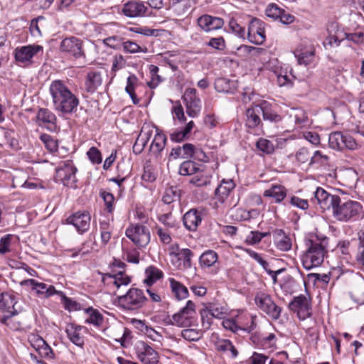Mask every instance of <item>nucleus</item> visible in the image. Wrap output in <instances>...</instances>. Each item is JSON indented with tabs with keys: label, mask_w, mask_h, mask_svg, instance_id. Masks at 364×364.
Listing matches in <instances>:
<instances>
[{
	"label": "nucleus",
	"mask_w": 364,
	"mask_h": 364,
	"mask_svg": "<svg viewBox=\"0 0 364 364\" xmlns=\"http://www.w3.org/2000/svg\"><path fill=\"white\" fill-rule=\"evenodd\" d=\"M49 91L56 110L64 114L76 111L79 100L61 80L52 82Z\"/></svg>",
	"instance_id": "f257e3e1"
},
{
	"label": "nucleus",
	"mask_w": 364,
	"mask_h": 364,
	"mask_svg": "<svg viewBox=\"0 0 364 364\" xmlns=\"http://www.w3.org/2000/svg\"><path fill=\"white\" fill-rule=\"evenodd\" d=\"M306 250L301 257L304 267L309 270L313 267L320 266L328 254V238L318 237L317 235L305 240Z\"/></svg>",
	"instance_id": "f03ea898"
},
{
	"label": "nucleus",
	"mask_w": 364,
	"mask_h": 364,
	"mask_svg": "<svg viewBox=\"0 0 364 364\" xmlns=\"http://www.w3.org/2000/svg\"><path fill=\"white\" fill-rule=\"evenodd\" d=\"M147 300L144 291L139 288H130L126 294L117 297L119 307L127 311H135L142 308Z\"/></svg>",
	"instance_id": "7ed1b4c3"
},
{
	"label": "nucleus",
	"mask_w": 364,
	"mask_h": 364,
	"mask_svg": "<svg viewBox=\"0 0 364 364\" xmlns=\"http://www.w3.org/2000/svg\"><path fill=\"white\" fill-rule=\"evenodd\" d=\"M77 168L72 161L62 162L56 168L55 180L68 187H76Z\"/></svg>",
	"instance_id": "20e7f679"
},
{
	"label": "nucleus",
	"mask_w": 364,
	"mask_h": 364,
	"mask_svg": "<svg viewBox=\"0 0 364 364\" xmlns=\"http://www.w3.org/2000/svg\"><path fill=\"white\" fill-rule=\"evenodd\" d=\"M289 309L296 314L299 320L304 321L312 315L311 300L304 294L294 296L288 305Z\"/></svg>",
	"instance_id": "39448f33"
},
{
	"label": "nucleus",
	"mask_w": 364,
	"mask_h": 364,
	"mask_svg": "<svg viewBox=\"0 0 364 364\" xmlns=\"http://www.w3.org/2000/svg\"><path fill=\"white\" fill-rule=\"evenodd\" d=\"M255 301L257 307L272 319L277 320L279 318L282 309L274 302L269 294L264 292H259L255 296Z\"/></svg>",
	"instance_id": "423d86ee"
},
{
	"label": "nucleus",
	"mask_w": 364,
	"mask_h": 364,
	"mask_svg": "<svg viewBox=\"0 0 364 364\" xmlns=\"http://www.w3.org/2000/svg\"><path fill=\"white\" fill-rule=\"evenodd\" d=\"M126 236L136 245L144 247L150 242V232L144 225L136 224L130 225L125 231Z\"/></svg>",
	"instance_id": "0eeeda50"
},
{
	"label": "nucleus",
	"mask_w": 364,
	"mask_h": 364,
	"mask_svg": "<svg viewBox=\"0 0 364 364\" xmlns=\"http://www.w3.org/2000/svg\"><path fill=\"white\" fill-rule=\"evenodd\" d=\"M329 146L335 150H342L344 148L354 150L358 144L355 140L348 134H343L340 132H334L330 134L328 137Z\"/></svg>",
	"instance_id": "6e6552de"
},
{
	"label": "nucleus",
	"mask_w": 364,
	"mask_h": 364,
	"mask_svg": "<svg viewBox=\"0 0 364 364\" xmlns=\"http://www.w3.org/2000/svg\"><path fill=\"white\" fill-rule=\"evenodd\" d=\"M91 216L88 211H77L66 219V223L73 225L79 234L87 232L90 225Z\"/></svg>",
	"instance_id": "1a4fd4ad"
},
{
	"label": "nucleus",
	"mask_w": 364,
	"mask_h": 364,
	"mask_svg": "<svg viewBox=\"0 0 364 364\" xmlns=\"http://www.w3.org/2000/svg\"><path fill=\"white\" fill-rule=\"evenodd\" d=\"M247 37L251 43L262 45L266 39L264 23L258 18H252L248 26Z\"/></svg>",
	"instance_id": "9d476101"
},
{
	"label": "nucleus",
	"mask_w": 364,
	"mask_h": 364,
	"mask_svg": "<svg viewBox=\"0 0 364 364\" xmlns=\"http://www.w3.org/2000/svg\"><path fill=\"white\" fill-rule=\"evenodd\" d=\"M196 90L188 88L184 95L183 100L186 102V113L191 117H196L199 115L201 109L200 98L196 95Z\"/></svg>",
	"instance_id": "9b49d317"
},
{
	"label": "nucleus",
	"mask_w": 364,
	"mask_h": 364,
	"mask_svg": "<svg viewBox=\"0 0 364 364\" xmlns=\"http://www.w3.org/2000/svg\"><path fill=\"white\" fill-rule=\"evenodd\" d=\"M138 358L143 364H157L158 353L144 341H139L136 346Z\"/></svg>",
	"instance_id": "f8f14e48"
},
{
	"label": "nucleus",
	"mask_w": 364,
	"mask_h": 364,
	"mask_svg": "<svg viewBox=\"0 0 364 364\" xmlns=\"http://www.w3.org/2000/svg\"><path fill=\"white\" fill-rule=\"evenodd\" d=\"M60 50L76 58L84 55L82 41L74 36L66 38L61 41Z\"/></svg>",
	"instance_id": "ddd939ff"
},
{
	"label": "nucleus",
	"mask_w": 364,
	"mask_h": 364,
	"mask_svg": "<svg viewBox=\"0 0 364 364\" xmlns=\"http://www.w3.org/2000/svg\"><path fill=\"white\" fill-rule=\"evenodd\" d=\"M333 216L340 221L356 220L361 215L362 206H331Z\"/></svg>",
	"instance_id": "4468645a"
},
{
	"label": "nucleus",
	"mask_w": 364,
	"mask_h": 364,
	"mask_svg": "<svg viewBox=\"0 0 364 364\" xmlns=\"http://www.w3.org/2000/svg\"><path fill=\"white\" fill-rule=\"evenodd\" d=\"M21 284L31 287L32 290L36 291V294L42 298H48L54 294L58 295L59 292L53 285L38 282L33 279L23 280L21 282Z\"/></svg>",
	"instance_id": "2eb2a0df"
},
{
	"label": "nucleus",
	"mask_w": 364,
	"mask_h": 364,
	"mask_svg": "<svg viewBox=\"0 0 364 364\" xmlns=\"http://www.w3.org/2000/svg\"><path fill=\"white\" fill-rule=\"evenodd\" d=\"M147 9L142 1H129L124 4L122 13L129 18H137L145 16Z\"/></svg>",
	"instance_id": "dca6fc26"
},
{
	"label": "nucleus",
	"mask_w": 364,
	"mask_h": 364,
	"mask_svg": "<svg viewBox=\"0 0 364 364\" xmlns=\"http://www.w3.org/2000/svg\"><path fill=\"white\" fill-rule=\"evenodd\" d=\"M223 18L205 14L198 18V25L205 32L218 30L223 26Z\"/></svg>",
	"instance_id": "f3484780"
},
{
	"label": "nucleus",
	"mask_w": 364,
	"mask_h": 364,
	"mask_svg": "<svg viewBox=\"0 0 364 364\" xmlns=\"http://www.w3.org/2000/svg\"><path fill=\"white\" fill-rule=\"evenodd\" d=\"M37 122L39 126H44L50 131L56 129L57 117L54 113L46 108L39 109L36 115Z\"/></svg>",
	"instance_id": "a211bd4d"
},
{
	"label": "nucleus",
	"mask_w": 364,
	"mask_h": 364,
	"mask_svg": "<svg viewBox=\"0 0 364 364\" xmlns=\"http://www.w3.org/2000/svg\"><path fill=\"white\" fill-rule=\"evenodd\" d=\"M42 50L43 47L39 45H28L17 48L15 50V58L18 62L26 63L30 61L36 54Z\"/></svg>",
	"instance_id": "6ab92c4d"
},
{
	"label": "nucleus",
	"mask_w": 364,
	"mask_h": 364,
	"mask_svg": "<svg viewBox=\"0 0 364 364\" xmlns=\"http://www.w3.org/2000/svg\"><path fill=\"white\" fill-rule=\"evenodd\" d=\"M262 111V105H260L247 109L245 125L247 128L252 129H259L262 128V123L260 119Z\"/></svg>",
	"instance_id": "aec40b11"
},
{
	"label": "nucleus",
	"mask_w": 364,
	"mask_h": 364,
	"mask_svg": "<svg viewBox=\"0 0 364 364\" xmlns=\"http://www.w3.org/2000/svg\"><path fill=\"white\" fill-rule=\"evenodd\" d=\"M201 220L200 213L196 208L191 209L183 217V225L190 231H195Z\"/></svg>",
	"instance_id": "412c9836"
},
{
	"label": "nucleus",
	"mask_w": 364,
	"mask_h": 364,
	"mask_svg": "<svg viewBox=\"0 0 364 364\" xmlns=\"http://www.w3.org/2000/svg\"><path fill=\"white\" fill-rule=\"evenodd\" d=\"M107 278L113 279V284L117 289L122 286H127L131 283V277L125 274L124 270H119L118 272L102 274V281L105 283Z\"/></svg>",
	"instance_id": "4be33fe9"
},
{
	"label": "nucleus",
	"mask_w": 364,
	"mask_h": 364,
	"mask_svg": "<svg viewBox=\"0 0 364 364\" xmlns=\"http://www.w3.org/2000/svg\"><path fill=\"white\" fill-rule=\"evenodd\" d=\"M314 198L318 204L324 203L325 205H339L341 198L336 195H331L326 191L323 188L318 187L314 192Z\"/></svg>",
	"instance_id": "5701e85b"
},
{
	"label": "nucleus",
	"mask_w": 364,
	"mask_h": 364,
	"mask_svg": "<svg viewBox=\"0 0 364 364\" xmlns=\"http://www.w3.org/2000/svg\"><path fill=\"white\" fill-rule=\"evenodd\" d=\"M234 181L232 179H223L215 191V197L220 203H225L231 191L235 188Z\"/></svg>",
	"instance_id": "b1692460"
},
{
	"label": "nucleus",
	"mask_w": 364,
	"mask_h": 364,
	"mask_svg": "<svg viewBox=\"0 0 364 364\" xmlns=\"http://www.w3.org/2000/svg\"><path fill=\"white\" fill-rule=\"evenodd\" d=\"M17 303L16 296L8 292H3L0 294V310L8 314L16 310L15 305Z\"/></svg>",
	"instance_id": "393cba45"
},
{
	"label": "nucleus",
	"mask_w": 364,
	"mask_h": 364,
	"mask_svg": "<svg viewBox=\"0 0 364 364\" xmlns=\"http://www.w3.org/2000/svg\"><path fill=\"white\" fill-rule=\"evenodd\" d=\"M102 81L100 73L95 71L88 73L85 80L86 91L90 93L95 92L97 87L101 85Z\"/></svg>",
	"instance_id": "a878e982"
},
{
	"label": "nucleus",
	"mask_w": 364,
	"mask_h": 364,
	"mask_svg": "<svg viewBox=\"0 0 364 364\" xmlns=\"http://www.w3.org/2000/svg\"><path fill=\"white\" fill-rule=\"evenodd\" d=\"M215 349L223 353H230V358H235L238 355V351L232 343L228 339H218L215 343Z\"/></svg>",
	"instance_id": "bb28decb"
},
{
	"label": "nucleus",
	"mask_w": 364,
	"mask_h": 364,
	"mask_svg": "<svg viewBox=\"0 0 364 364\" xmlns=\"http://www.w3.org/2000/svg\"><path fill=\"white\" fill-rule=\"evenodd\" d=\"M287 196L286 188L281 185H272L264 192V196L272 198L275 203H280Z\"/></svg>",
	"instance_id": "cd10ccee"
},
{
	"label": "nucleus",
	"mask_w": 364,
	"mask_h": 364,
	"mask_svg": "<svg viewBox=\"0 0 364 364\" xmlns=\"http://www.w3.org/2000/svg\"><path fill=\"white\" fill-rule=\"evenodd\" d=\"M214 87L218 92H233L236 88V82L225 77H219L215 80Z\"/></svg>",
	"instance_id": "c85d7f7f"
},
{
	"label": "nucleus",
	"mask_w": 364,
	"mask_h": 364,
	"mask_svg": "<svg viewBox=\"0 0 364 364\" xmlns=\"http://www.w3.org/2000/svg\"><path fill=\"white\" fill-rule=\"evenodd\" d=\"M203 166H201L193 161L188 160L183 162L179 168V173L183 176H189L198 173L199 171H203V169L201 168Z\"/></svg>",
	"instance_id": "c756f323"
},
{
	"label": "nucleus",
	"mask_w": 364,
	"mask_h": 364,
	"mask_svg": "<svg viewBox=\"0 0 364 364\" xmlns=\"http://www.w3.org/2000/svg\"><path fill=\"white\" fill-rule=\"evenodd\" d=\"M169 282L171 291L178 300L184 299L188 296V290L183 284L173 278H170Z\"/></svg>",
	"instance_id": "7c9ffc66"
},
{
	"label": "nucleus",
	"mask_w": 364,
	"mask_h": 364,
	"mask_svg": "<svg viewBox=\"0 0 364 364\" xmlns=\"http://www.w3.org/2000/svg\"><path fill=\"white\" fill-rule=\"evenodd\" d=\"M194 127L193 121H190L186 127L181 130H175L170 134V139L174 142H181L187 138V136L191 132Z\"/></svg>",
	"instance_id": "2f4dec72"
},
{
	"label": "nucleus",
	"mask_w": 364,
	"mask_h": 364,
	"mask_svg": "<svg viewBox=\"0 0 364 364\" xmlns=\"http://www.w3.org/2000/svg\"><path fill=\"white\" fill-rule=\"evenodd\" d=\"M218 260V254L213 250L204 252L199 258L202 267H210L215 264Z\"/></svg>",
	"instance_id": "473e14b6"
},
{
	"label": "nucleus",
	"mask_w": 364,
	"mask_h": 364,
	"mask_svg": "<svg viewBox=\"0 0 364 364\" xmlns=\"http://www.w3.org/2000/svg\"><path fill=\"white\" fill-rule=\"evenodd\" d=\"M146 273L147 277L144 279V283L149 287L163 277L162 271L154 266L148 267L146 269Z\"/></svg>",
	"instance_id": "72a5a7b5"
},
{
	"label": "nucleus",
	"mask_w": 364,
	"mask_h": 364,
	"mask_svg": "<svg viewBox=\"0 0 364 364\" xmlns=\"http://www.w3.org/2000/svg\"><path fill=\"white\" fill-rule=\"evenodd\" d=\"M179 190L177 187H170L167 188L163 196V201L166 205L176 203L180 200Z\"/></svg>",
	"instance_id": "f704fd0d"
},
{
	"label": "nucleus",
	"mask_w": 364,
	"mask_h": 364,
	"mask_svg": "<svg viewBox=\"0 0 364 364\" xmlns=\"http://www.w3.org/2000/svg\"><path fill=\"white\" fill-rule=\"evenodd\" d=\"M262 111L261 114L263 116L264 121H269V122L277 123L282 120V117L277 112L273 111L266 103L261 104Z\"/></svg>",
	"instance_id": "c9c22d12"
},
{
	"label": "nucleus",
	"mask_w": 364,
	"mask_h": 364,
	"mask_svg": "<svg viewBox=\"0 0 364 364\" xmlns=\"http://www.w3.org/2000/svg\"><path fill=\"white\" fill-rule=\"evenodd\" d=\"M177 250H178V252L176 255L178 257L179 259L183 260V267L186 269L191 268L192 267L191 259L194 256V253L188 248L179 250L178 245Z\"/></svg>",
	"instance_id": "e433bc0d"
},
{
	"label": "nucleus",
	"mask_w": 364,
	"mask_h": 364,
	"mask_svg": "<svg viewBox=\"0 0 364 364\" xmlns=\"http://www.w3.org/2000/svg\"><path fill=\"white\" fill-rule=\"evenodd\" d=\"M58 295L60 297L61 303L66 310L69 311L80 310V304L72 299L66 296V295L63 291H59Z\"/></svg>",
	"instance_id": "4c0bfd02"
},
{
	"label": "nucleus",
	"mask_w": 364,
	"mask_h": 364,
	"mask_svg": "<svg viewBox=\"0 0 364 364\" xmlns=\"http://www.w3.org/2000/svg\"><path fill=\"white\" fill-rule=\"evenodd\" d=\"M137 80L138 79L135 75H130L127 77V86L125 87L126 92L129 94L134 105H137L139 102V100L134 92V85L137 82Z\"/></svg>",
	"instance_id": "58836bf2"
},
{
	"label": "nucleus",
	"mask_w": 364,
	"mask_h": 364,
	"mask_svg": "<svg viewBox=\"0 0 364 364\" xmlns=\"http://www.w3.org/2000/svg\"><path fill=\"white\" fill-rule=\"evenodd\" d=\"M167 138L164 134L157 133L151 144V150L154 153L161 152L166 143Z\"/></svg>",
	"instance_id": "ea45409f"
},
{
	"label": "nucleus",
	"mask_w": 364,
	"mask_h": 364,
	"mask_svg": "<svg viewBox=\"0 0 364 364\" xmlns=\"http://www.w3.org/2000/svg\"><path fill=\"white\" fill-rule=\"evenodd\" d=\"M87 313H90L89 318L85 320L86 323L93 324L96 326H100L103 323V316L92 307L86 309Z\"/></svg>",
	"instance_id": "a19ab883"
},
{
	"label": "nucleus",
	"mask_w": 364,
	"mask_h": 364,
	"mask_svg": "<svg viewBox=\"0 0 364 364\" xmlns=\"http://www.w3.org/2000/svg\"><path fill=\"white\" fill-rule=\"evenodd\" d=\"M294 117L296 124L299 127H306L309 124V119L306 112L301 109H296L291 114Z\"/></svg>",
	"instance_id": "79ce46f5"
},
{
	"label": "nucleus",
	"mask_w": 364,
	"mask_h": 364,
	"mask_svg": "<svg viewBox=\"0 0 364 364\" xmlns=\"http://www.w3.org/2000/svg\"><path fill=\"white\" fill-rule=\"evenodd\" d=\"M65 332L70 339V341L75 345L82 347L84 346V338L80 333L76 331V328L73 327H67Z\"/></svg>",
	"instance_id": "37998d69"
},
{
	"label": "nucleus",
	"mask_w": 364,
	"mask_h": 364,
	"mask_svg": "<svg viewBox=\"0 0 364 364\" xmlns=\"http://www.w3.org/2000/svg\"><path fill=\"white\" fill-rule=\"evenodd\" d=\"M166 323L170 325L177 326L178 327H188L190 326V323H188L186 318L183 317L180 311L174 314L172 317L168 316L166 318Z\"/></svg>",
	"instance_id": "c03bdc74"
},
{
	"label": "nucleus",
	"mask_w": 364,
	"mask_h": 364,
	"mask_svg": "<svg viewBox=\"0 0 364 364\" xmlns=\"http://www.w3.org/2000/svg\"><path fill=\"white\" fill-rule=\"evenodd\" d=\"M205 311H208L210 316L217 318H222L224 317L225 311L224 308L214 303L203 304Z\"/></svg>",
	"instance_id": "a18cd8bd"
},
{
	"label": "nucleus",
	"mask_w": 364,
	"mask_h": 364,
	"mask_svg": "<svg viewBox=\"0 0 364 364\" xmlns=\"http://www.w3.org/2000/svg\"><path fill=\"white\" fill-rule=\"evenodd\" d=\"M181 314L183 315L184 318H186L188 323H190V326L191 325V318L196 314V305L195 304L188 300L186 302V305L180 310Z\"/></svg>",
	"instance_id": "49530a36"
},
{
	"label": "nucleus",
	"mask_w": 364,
	"mask_h": 364,
	"mask_svg": "<svg viewBox=\"0 0 364 364\" xmlns=\"http://www.w3.org/2000/svg\"><path fill=\"white\" fill-rule=\"evenodd\" d=\"M257 148L261 151L271 154L274 151V145L267 139L260 138L256 143Z\"/></svg>",
	"instance_id": "de8ad7c7"
},
{
	"label": "nucleus",
	"mask_w": 364,
	"mask_h": 364,
	"mask_svg": "<svg viewBox=\"0 0 364 364\" xmlns=\"http://www.w3.org/2000/svg\"><path fill=\"white\" fill-rule=\"evenodd\" d=\"M41 140L45 144L46 149L51 152H55L58 150V141L55 140L50 135L43 134L40 136Z\"/></svg>",
	"instance_id": "09e8293b"
},
{
	"label": "nucleus",
	"mask_w": 364,
	"mask_h": 364,
	"mask_svg": "<svg viewBox=\"0 0 364 364\" xmlns=\"http://www.w3.org/2000/svg\"><path fill=\"white\" fill-rule=\"evenodd\" d=\"M159 70V69L156 65H151L149 66L151 80L148 82V85L151 88H155L162 81L161 77L158 75Z\"/></svg>",
	"instance_id": "8fccbe9b"
},
{
	"label": "nucleus",
	"mask_w": 364,
	"mask_h": 364,
	"mask_svg": "<svg viewBox=\"0 0 364 364\" xmlns=\"http://www.w3.org/2000/svg\"><path fill=\"white\" fill-rule=\"evenodd\" d=\"M299 65H307L313 61L314 52L313 50L300 52L295 54Z\"/></svg>",
	"instance_id": "3c124183"
},
{
	"label": "nucleus",
	"mask_w": 364,
	"mask_h": 364,
	"mask_svg": "<svg viewBox=\"0 0 364 364\" xmlns=\"http://www.w3.org/2000/svg\"><path fill=\"white\" fill-rule=\"evenodd\" d=\"M282 10L283 9L279 7L277 4H269L265 9V14L267 17L277 20L279 19V17L282 14Z\"/></svg>",
	"instance_id": "603ef678"
},
{
	"label": "nucleus",
	"mask_w": 364,
	"mask_h": 364,
	"mask_svg": "<svg viewBox=\"0 0 364 364\" xmlns=\"http://www.w3.org/2000/svg\"><path fill=\"white\" fill-rule=\"evenodd\" d=\"M122 46L125 52L129 53H136L139 52H146V48L143 49L136 43L132 41H127L122 43Z\"/></svg>",
	"instance_id": "864d4df0"
},
{
	"label": "nucleus",
	"mask_w": 364,
	"mask_h": 364,
	"mask_svg": "<svg viewBox=\"0 0 364 364\" xmlns=\"http://www.w3.org/2000/svg\"><path fill=\"white\" fill-rule=\"evenodd\" d=\"M232 211L233 212L232 217L237 220H248L250 219V213L243 207L232 209Z\"/></svg>",
	"instance_id": "5fc2aeb1"
},
{
	"label": "nucleus",
	"mask_w": 364,
	"mask_h": 364,
	"mask_svg": "<svg viewBox=\"0 0 364 364\" xmlns=\"http://www.w3.org/2000/svg\"><path fill=\"white\" fill-rule=\"evenodd\" d=\"M247 252L252 259L257 261L262 267L266 272L271 269L269 268V262L264 260L259 253L251 250H247Z\"/></svg>",
	"instance_id": "6e6d98bb"
},
{
	"label": "nucleus",
	"mask_w": 364,
	"mask_h": 364,
	"mask_svg": "<svg viewBox=\"0 0 364 364\" xmlns=\"http://www.w3.org/2000/svg\"><path fill=\"white\" fill-rule=\"evenodd\" d=\"M13 235L8 234L0 239V254H5L10 252V245Z\"/></svg>",
	"instance_id": "4d7b16f0"
},
{
	"label": "nucleus",
	"mask_w": 364,
	"mask_h": 364,
	"mask_svg": "<svg viewBox=\"0 0 364 364\" xmlns=\"http://www.w3.org/2000/svg\"><path fill=\"white\" fill-rule=\"evenodd\" d=\"M190 183L194 184L196 186H203L209 184L210 179L208 176L203 174H196L192 177Z\"/></svg>",
	"instance_id": "13d9d810"
},
{
	"label": "nucleus",
	"mask_w": 364,
	"mask_h": 364,
	"mask_svg": "<svg viewBox=\"0 0 364 364\" xmlns=\"http://www.w3.org/2000/svg\"><path fill=\"white\" fill-rule=\"evenodd\" d=\"M229 26L232 31L235 33L237 36H238L240 38H245V28L242 27L235 19L231 18L230 20Z\"/></svg>",
	"instance_id": "bf43d9fd"
},
{
	"label": "nucleus",
	"mask_w": 364,
	"mask_h": 364,
	"mask_svg": "<svg viewBox=\"0 0 364 364\" xmlns=\"http://www.w3.org/2000/svg\"><path fill=\"white\" fill-rule=\"evenodd\" d=\"M122 40V38L118 36H112L104 39L103 42L106 46L110 48L118 49L121 45L122 46L123 42Z\"/></svg>",
	"instance_id": "052dcab7"
},
{
	"label": "nucleus",
	"mask_w": 364,
	"mask_h": 364,
	"mask_svg": "<svg viewBox=\"0 0 364 364\" xmlns=\"http://www.w3.org/2000/svg\"><path fill=\"white\" fill-rule=\"evenodd\" d=\"M87 154L89 159L93 164H99L102 161L101 153L96 147H94V146L91 147L88 150Z\"/></svg>",
	"instance_id": "680f3d73"
},
{
	"label": "nucleus",
	"mask_w": 364,
	"mask_h": 364,
	"mask_svg": "<svg viewBox=\"0 0 364 364\" xmlns=\"http://www.w3.org/2000/svg\"><path fill=\"white\" fill-rule=\"evenodd\" d=\"M28 341L31 346L38 351L43 346H44L46 341L43 340L40 336L32 334L28 337Z\"/></svg>",
	"instance_id": "e2e57ef3"
},
{
	"label": "nucleus",
	"mask_w": 364,
	"mask_h": 364,
	"mask_svg": "<svg viewBox=\"0 0 364 364\" xmlns=\"http://www.w3.org/2000/svg\"><path fill=\"white\" fill-rule=\"evenodd\" d=\"M200 314L201 316L202 326L203 328L206 330L209 329L212 324V319L214 317L210 316L208 311H205L203 309L200 311Z\"/></svg>",
	"instance_id": "0e129e2a"
},
{
	"label": "nucleus",
	"mask_w": 364,
	"mask_h": 364,
	"mask_svg": "<svg viewBox=\"0 0 364 364\" xmlns=\"http://www.w3.org/2000/svg\"><path fill=\"white\" fill-rule=\"evenodd\" d=\"M296 159L300 163H306L309 160L311 161V154L306 148L302 147L299 149L296 154Z\"/></svg>",
	"instance_id": "69168bd1"
},
{
	"label": "nucleus",
	"mask_w": 364,
	"mask_h": 364,
	"mask_svg": "<svg viewBox=\"0 0 364 364\" xmlns=\"http://www.w3.org/2000/svg\"><path fill=\"white\" fill-rule=\"evenodd\" d=\"M108 226L109 224L107 222L100 223L101 240L105 245L109 242L111 238V232L107 230Z\"/></svg>",
	"instance_id": "338daca9"
},
{
	"label": "nucleus",
	"mask_w": 364,
	"mask_h": 364,
	"mask_svg": "<svg viewBox=\"0 0 364 364\" xmlns=\"http://www.w3.org/2000/svg\"><path fill=\"white\" fill-rule=\"evenodd\" d=\"M344 38L348 41H351L356 44H360L364 41V33L363 32L358 33H344Z\"/></svg>",
	"instance_id": "774afa93"
}]
</instances>
